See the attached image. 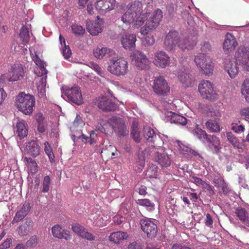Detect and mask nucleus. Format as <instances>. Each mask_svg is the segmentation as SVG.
I'll use <instances>...</instances> for the list:
<instances>
[{
  "instance_id": "nucleus-1",
  "label": "nucleus",
  "mask_w": 249,
  "mask_h": 249,
  "mask_svg": "<svg viewBox=\"0 0 249 249\" xmlns=\"http://www.w3.org/2000/svg\"><path fill=\"white\" fill-rule=\"evenodd\" d=\"M124 13L121 18L123 23L126 25L133 23L137 27H140L147 19L150 12H142V4L141 1L135 0L128 4L125 9Z\"/></svg>"
},
{
  "instance_id": "nucleus-2",
  "label": "nucleus",
  "mask_w": 249,
  "mask_h": 249,
  "mask_svg": "<svg viewBox=\"0 0 249 249\" xmlns=\"http://www.w3.org/2000/svg\"><path fill=\"white\" fill-rule=\"evenodd\" d=\"M197 37L190 35L187 37L180 39L178 33L175 31H170L166 36L164 45L167 51H173L176 47L182 50H192L196 45Z\"/></svg>"
},
{
  "instance_id": "nucleus-3",
  "label": "nucleus",
  "mask_w": 249,
  "mask_h": 249,
  "mask_svg": "<svg viewBox=\"0 0 249 249\" xmlns=\"http://www.w3.org/2000/svg\"><path fill=\"white\" fill-rule=\"evenodd\" d=\"M107 70L115 76H124L129 71L128 61L124 57L111 58L107 62Z\"/></svg>"
},
{
  "instance_id": "nucleus-4",
  "label": "nucleus",
  "mask_w": 249,
  "mask_h": 249,
  "mask_svg": "<svg viewBox=\"0 0 249 249\" xmlns=\"http://www.w3.org/2000/svg\"><path fill=\"white\" fill-rule=\"evenodd\" d=\"M35 103V97L24 92L19 93L15 100L17 108L25 115H30L32 113Z\"/></svg>"
},
{
  "instance_id": "nucleus-5",
  "label": "nucleus",
  "mask_w": 249,
  "mask_h": 249,
  "mask_svg": "<svg viewBox=\"0 0 249 249\" xmlns=\"http://www.w3.org/2000/svg\"><path fill=\"white\" fill-rule=\"evenodd\" d=\"M194 62L199 71L205 75H210L213 73L214 64L210 57L205 53H199L195 56Z\"/></svg>"
},
{
  "instance_id": "nucleus-6",
  "label": "nucleus",
  "mask_w": 249,
  "mask_h": 249,
  "mask_svg": "<svg viewBox=\"0 0 249 249\" xmlns=\"http://www.w3.org/2000/svg\"><path fill=\"white\" fill-rule=\"evenodd\" d=\"M198 90L201 96L211 101H216L218 94L213 83L209 80H202L198 86Z\"/></svg>"
},
{
  "instance_id": "nucleus-7",
  "label": "nucleus",
  "mask_w": 249,
  "mask_h": 249,
  "mask_svg": "<svg viewBox=\"0 0 249 249\" xmlns=\"http://www.w3.org/2000/svg\"><path fill=\"white\" fill-rule=\"evenodd\" d=\"M162 12L160 9L156 10L152 14L151 18L147 21L145 25L140 29L142 35H147L150 30L156 29L160 24L162 18Z\"/></svg>"
},
{
  "instance_id": "nucleus-8",
  "label": "nucleus",
  "mask_w": 249,
  "mask_h": 249,
  "mask_svg": "<svg viewBox=\"0 0 249 249\" xmlns=\"http://www.w3.org/2000/svg\"><path fill=\"white\" fill-rule=\"evenodd\" d=\"M132 60L136 68L141 70H147L150 67V61L142 52L136 51L131 55Z\"/></svg>"
},
{
  "instance_id": "nucleus-9",
  "label": "nucleus",
  "mask_w": 249,
  "mask_h": 249,
  "mask_svg": "<svg viewBox=\"0 0 249 249\" xmlns=\"http://www.w3.org/2000/svg\"><path fill=\"white\" fill-rule=\"evenodd\" d=\"M235 60L245 70L249 71V48L240 46L235 54Z\"/></svg>"
},
{
  "instance_id": "nucleus-10",
  "label": "nucleus",
  "mask_w": 249,
  "mask_h": 249,
  "mask_svg": "<svg viewBox=\"0 0 249 249\" xmlns=\"http://www.w3.org/2000/svg\"><path fill=\"white\" fill-rule=\"evenodd\" d=\"M141 229L148 238H153L156 236L158 227L152 221L148 218L141 219L140 221Z\"/></svg>"
},
{
  "instance_id": "nucleus-11",
  "label": "nucleus",
  "mask_w": 249,
  "mask_h": 249,
  "mask_svg": "<svg viewBox=\"0 0 249 249\" xmlns=\"http://www.w3.org/2000/svg\"><path fill=\"white\" fill-rule=\"evenodd\" d=\"M152 88L155 93L160 95H165L170 91L168 83L162 76L155 79Z\"/></svg>"
},
{
  "instance_id": "nucleus-12",
  "label": "nucleus",
  "mask_w": 249,
  "mask_h": 249,
  "mask_svg": "<svg viewBox=\"0 0 249 249\" xmlns=\"http://www.w3.org/2000/svg\"><path fill=\"white\" fill-rule=\"evenodd\" d=\"M108 123L120 136L124 137L128 134V130L123 119L113 116L108 120Z\"/></svg>"
},
{
  "instance_id": "nucleus-13",
  "label": "nucleus",
  "mask_w": 249,
  "mask_h": 249,
  "mask_svg": "<svg viewBox=\"0 0 249 249\" xmlns=\"http://www.w3.org/2000/svg\"><path fill=\"white\" fill-rule=\"evenodd\" d=\"M65 95L69 101L77 105H80L83 103V99L80 88L78 87H74L67 89L64 91Z\"/></svg>"
},
{
  "instance_id": "nucleus-14",
  "label": "nucleus",
  "mask_w": 249,
  "mask_h": 249,
  "mask_svg": "<svg viewBox=\"0 0 249 249\" xmlns=\"http://www.w3.org/2000/svg\"><path fill=\"white\" fill-rule=\"evenodd\" d=\"M115 6V0H97L94 4L98 13L103 15L113 10Z\"/></svg>"
},
{
  "instance_id": "nucleus-15",
  "label": "nucleus",
  "mask_w": 249,
  "mask_h": 249,
  "mask_svg": "<svg viewBox=\"0 0 249 249\" xmlns=\"http://www.w3.org/2000/svg\"><path fill=\"white\" fill-rule=\"evenodd\" d=\"M104 23V20L97 16V19L95 21H92L89 20L87 21V29L92 36H97L102 32Z\"/></svg>"
},
{
  "instance_id": "nucleus-16",
  "label": "nucleus",
  "mask_w": 249,
  "mask_h": 249,
  "mask_svg": "<svg viewBox=\"0 0 249 249\" xmlns=\"http://www.w3.org/2000/svg\"><path fill=\"white\" fill-rule=\"evenodd\" d=\"M170 57L163 51H158L155 53L153 63L160 68H165L169 65Z\"/></svg>"
},
{
  "instance_id": "nucleus-17",
  "label": "nucleus",
  "mask_w": 249,
  "mask_h": 249,
  "mask_svg": "<svg viewBox=\"0 0 249 249\" xmlns=\"http://www.w3.org/2000/svg\"><path fill=\"white\" fill-rule=\"evenodd\" d=\"M24 70L20 64H15L12 66L9 71V81H16L21 80L24 76Z\"/></svg>"
},
{
  "instance_id": "nucleus-18",
  "label": "nucleus",
  "mask_w": 249,
  "mask_h": 249,
  "mask_svg": "<svg viewBox=\"0 0 249 249\" xmlns=\"http://www.w3.org/2000/svg\"><path fill=\"white\" fill-rule=\"evenodd\" d=\"M34 223L31 218H25L17 228V231L20 236L27 235L34 229Z\"/></svg>"
},
{
  "instance_id": "nucleus-19",
  "label": "nucleus",
  "mask_w": 249,
  "mask_h": 249,
  "mask_svg": "<svg viewBox=\"0 0 249 249\" xmlns=\"http://www.w3.org/2000/svg\"><path fill=\"white\" fill-rule=\"evenodd\" d=\"M238 62L230 58H225L224 61V68L231 78H234L239 73Z\"/></svg>"
},
{
  "instance_id": "nucleus-20",
  "label": "nucleus",
  "mask_w": 249,
  "mask_h": 249,
  "mask_svg": "<svg viewBox=\"0 0 249 249\" xmlns=\"http://www.w3.org/2000/svg\"><path fill=\"white\" fill-rule=\"evenodd\" d=\"M97 105L98 107L103 111H115L118 107L117 105L111 100L104 96L99 98Z\"/></svg>"
},
{
  "instance_id": "nucleus-21",
  "label": "nucleus",
  "mask_w": 249,
  "mask_h": 249,
  "mask_svg": "<svg viewBox=\"0 0 249 249\" xmlns=\"http://www.w3.org/2000/svg\"><path fill=\"white\" fill-rule=\"evenodd\" d=\"M143 135L144 138L147 140V142L151 143L152 146L156 147H160L158 145L157 142H161V140L159 136H157L155 131L153 129L149 127H144L143 129Z\"/></svg>"
},
{
  "instance_id": "nucleus-22",
  "label": "nucleus",
  "mask_w": 249,
  "mask_h": 249,
  "mask_svg": "<svg viewBox=\"0 0 249 249\" xmlns=\"http://www.w3.org/2000/svg\"><path fill=\"white\" fill-rule=\"evenodd\" d=\"M52 232L53 235L59 239H64L66 240H70L71 239V236L70 232L65 230L60 225L56 224L52 228Z\"/></svg>"
},
{
  "instance_id": "nucleus-23",
  "label": "nucleus",
  "mask_w": 249,
  "mask_h": 249,
  "mask_svg": "<svg viewBox=\"0 0 249 249\" xmlns=\"http://www.w3.org/2000/svg\"><path fill=\"white\" fill-rule=\"evenodd\" d=\"M155 161L158 162L161 168H167L171 164V160L166 153L156 152L153 157Z\"/></svg>"
},
{
  "instance_id": "nucleus-24",
  "label": "nucleus",
  "mask_w": 249,
  "mask_h": 249,
  "mask_svg": "<svg viewBox=\"0 0 249 249\" xmlns=\"http://www.w3.org/2000/svg\"><path fill=\"white\" fill-rule=\"evenodd\" d=\"M137 40L135 35H124L121 38V43L125 50L132 51L135 48V42Z\"/></svg>"
},
{
  "instance_id": "nucleus-25",
  "label": "nucleus",
  "mask_w": 249,
  "mask_h": 249,
  "mask_svg": "<svg viewBox=\"0 0 249 249\" xmlns=\"http://www.w3.org/2000/svg\"><path fill=\"white\" fill-rule=\"evenodd\" d=\"M25 149L27 153L33 158L40 154V147L36 141L32 140L26 143Z\"/></svg>"
},
{
  "instance_id": "nucleus-26",
  "label": "nucleus",
  "mask_w": 249,
  "mask_h": 249,
  "mask_svg": "<svg viewBox=\"0 0 249 249\" xmlns=\"http://www.w3.org/2000/svg\"><path fill=\"white\" fill-rule=\"evenodd\" d=\"M238 43L235 38L231 33H227L223 42V49L225 51H232L237 46Z\"/></svg>"
},
{
  "instance_id": "nucleus-27",
  "label": "nucleus",
  "mask_w": 249,
  "mask_h": 249,
  "mask_svg": "<svg viewBox=\"0 0 249 249\" xmlns=\"http://www.w3.org/2000/svg\"><path fill=\"white\" fill-rule=\"evenodd\" d=\"M175 142L177 144V148L181 154L185 156H193L195 157H201L197 151L189 147L182 143L180 141L177 140Z\"/></svg>"
},
{
  "instance_id": "nucleus-28",
  "label": "nucleus",
  "mask_w": 249,
  "mask_h": 249,
  "mask_svg": "<svg viewBox=\"0 0 249 249\" xmlns=\"http://www.w3.org/2000/svg\"><path fill=\"white\" fill-rule=\"evenodd\" d=\"M128 235L126 232L117 231L111 233L108 237L109 240L114 244H120L127 239Z\"/></svg>"
},
{
  "instance_id": "nucleus-29",
  "label": "nucleus",
  "mask_w": 249,
  "mask_h": 249,
  "mask_svg": "<svg viewBox=\"0 0 249 249\" xmlns=\"http://www.w3.org/2000/svg\"><path fill=\"white\" fill-rule=\"evenodd\" d=\"M30 210V206L29 203H25L20 209L18 211L12 221V224L17 223L22 220L28 213Z\"/></svg>"
},
{
  "instance_id": "nucleus-30",
  "label": "nucleus",
  "mask_w": 249,
  "mask_h": 249,
  "mask_svg": "<svg viewBox=\"0 0 249 249\" xmlns=\"http://www.w3.org/2000/svg\"><path fill=\"white\" fill-rule=\"evenodd\" d=\"M17 133L20 139L27 136L28 133V125L23 122H18L16 124Z\"/></svg>"
},
{
  "instance_id": "nucleus-31",
  "label": "nucleus",
  "mask_w": 249,
  "mask_h": 249,
  "mask_svg": "<svg viewBox=\"0 0 249 249\" xmlns=\"http://www.w3.org/2000/svg\"><path fill=\"white\" fill-rule=\"evenodd\" d=\"M178 78L182 84H185V87H192L194 85V78L188 73H181L178 75Z\"/></svg>"
},
{
  "instance_id": "nucleus-32",
  "label": "nucleus",
  "mask_w": 249,
  "mask_h": 249,
  "mask_svg": "<svg viewBox=\"0 0 249 249\" xmlns=\"http://www.w3.org/2000/svg\"><path fill=\"white\" fill-rule=\"evenodd\" d=\"M145 164V156L142 152H139L135 163V170L137 172H141Z\"/></svg>"
},
{
  "instance_id": "nucleus-33",
  "label": "nucleus",
  "mask_w": 249,
  "mask_h": 249,
  "mask_svg": "<svg viewBox=\"0 0 249 249\" xmlns=\"http://www.w3.org/2000/svg\"><path fill=\"white\" fill-rule=\"evenodd\" d=\"M46 79L43 77L40 78L39 82L36 84L38 95L40 98H46Z\"/></svg>"
},
{
  "instance_id": "nucleus-34",
  "label": "nucleus",
  "mask_w": 249,
  "mask_h": 249,
  "mask_svg": "<svg viewBox=\"0 0 249 249\" xmlns=\"http://www.w3.org/2000/svg\"><path fill=\"white\" fill-rule=\"evenodd\" d=\"M30 52L32 60L40 68V70L42 71L41 74L45 73L46 70L44 68V62L40 59L36 52L35 51L34 53H33L30 49Z\"/></svg>"
},
{
  "instance_id": "nucleus-35",
  "label": "nucleus",
  "mask_w": 249,
  "mask_h": 249,
  "mask_svg": "<svg viewBox=\"0 0 249 249\" xmlns=\"http://www.w3.org/2000/svg\"><path fill=\"white\" fill-rule=\"evenodd\" d=\"M112 50H110L106 47L101 48H97L94 50V56L98 59H102L104 57L107 56L109 53L113 52Z\"/></svg>"
},
{
  "instance_id": "nucleus-36",
  "label": "nucleus",
  "mask_w": 249,
  "mask_h": 249,
  "mask_svg": "<svg viewBox=\"0 0 249 249\" xmlns=\"http://www.w3.org/2000/svg\"><path fill=\"white\" fill-rule=\"evenodd\" d=\"M24 160L27 162L28 170L32 175L36 174L38 170V165L36 161L31 158L25 157Z\"/></svg>"
},
{
  "instance_id": "nucleus-37",
  "label": "nucleus",
  "mask_w": 249,
  "mask_h": 249,
  "mask_svg": "<svg viewBox=\"0 0 249 249\" xmlns=\"http://www.w3.org/2000/svg\"><path fill=\"white\" fill-rule=\"evenodd\" d=\"M19 36L22 43L24 45H27L30 39V36L29 29L26 26H23L21 28Z\"/></svg>"
},
{
  "instance_id": "nucleus-38",
  "label": "nucleus",
  "mask_w": 249,
  "mask_h": 249,
  "mask_svg": "<svg viewBox=\"0 0 249 249\" xmlns=\"http://www.w3.org/2000/svg\"><path fill=\"white\" fill-rule=\"evenodd\" d=\"M235 213L241 221L244 223L248 221L249 213L245 209L238 207L236 210Z\"/></svg>"
},
{
  "instance_id": "nucleus-39",
  "label": "nucleus",
  "mask_w": 249,
  "mask_h": 249,
  "mask_svg": "<svg viewBox=\"0 0 249 249\" xmlns=\"http://www.w3.org/2000/svg\"><path fill=\"white\" fill-rule=\"evenodd\" d=\"M204 141L211 143L215 150L217 151L219 148L220 141L218 138L214 135H207Z\"/></svg>"
},
{
  "instance_id": "nucleus-40",
  "label": "nucleus",
  "mask_w": 249,
  "mask_h": 249,
  "mask_svg": "<svg viewBox=\"0 0 249 249\" xmlns=\"http://www.w3.org/2000/svg\"><path fill=\"white\" fill-rule=\"evenodd\" d=\"M176 200L174 198H169L168 203L166 204L167 212L170 215L173 216L177 212V205L175 204Z\"/></svg>"
},
{
  "instance_id": "nucleus-41",
  "label": "nucleus",
  "mask_w": 249,
  "mask_h": 249,
  "mask_svg": "<svg viewBox=\"0 0 249 249\" xmlns=\"http://www.w3.org/2000/svg\"><path fill=\"white\" fill-rule=\"evenodd\" d=\"M241 93L244 95L246 101L249 103V78H246L243 82Z\"/></svg>"
},
{
  "instance_id": "nucleus-42",
  "label": "nucleus",
  "mask_w": 249,
  "mask_h": 249,
  "mask_svg": "<svg viewBox=\"0 0 249 249\" xmlns=\"http://www.w3.org/2000/svg\"><path fill=\"white\" fill-rule=\"evenodd\" d=\"M226 136L229 142L232 144V145L237 149H239L241 146V144L238 141V139L235 137L231 132H227Z\"/></svg>"
},
{
  "instance_id": "nucleus-43",
  "label": "nucleus",
  "mask_w": 249,
  "mask_h": 249,
  "mask_svg": "<svg viewBox=\"0 0 249 249\" xmlns=\"http://www.w3.org/2000/svg\"><path fill=\"white\" fill-rule=\"evenodd\" d=\"M136 203L139 205L145 207L149 211L154 209V204L148 199H139Z\"/></svg>"
},
{
  "instance_id": "nucleus-44",
  "label": "nucleus",
  "mask_w": 249,
  "mask_h": 249,
  "mask_svg": "<svg viewBox=\"0 0 249 249\" xmlns=\"http://www.w3.org/2000/svg\"><path fill=\"white\" fill-rule=\"evenodd\" d=\"M193 134L201 141H204L207 136L206 132L200 128L198 124L196 125V127L193 130Z\"/></svg>"
},
{
  "instance_id": "nucleus-45",
  "label": "nucleus",
  "mask_w": 249,
  "mask_h": 249,
  "mask_svg": "<svg viewBox=\"0 0 249 249\" xmlns=\"http://www.w3.org/2000/svg\"><path fill=\"white\" fill-rule=\"evenodd\" d=\"M171 123L184 125L187 123V119L181 115L174 114L171 116Z\"/></svg>"
},
{
  "instance_id": "nucleus-46",
  "label": "nucleus",
  "mask_w": 249,
  "mask_h": 249,
  "mask_svg": "<svg viewBox=\"0 0 249 249\" xmlns=\"http://www.w3.org/2000/svg\"><path fill=\"white\" fill-rule=\"evenodd\" d=\"M206 126L212 132H218L220 130L219 124L212 120H209L206 123Z\"/></svg>"
},
{
  "instance_id": "nucleus-47",
  "label": "nucleus",
  "mask_w": 249,
  "mask_h": 249,
  "mask_svg": "<svg viewBox=\"0 0 249 249\" xmlns=\"http://www.w3.org/2000/svg\"><path fill=\"white\" fill-rule=\"evenodd\" d=\"M158 168L156 165L152 164L147 168L146 176L150 178H157L158 176Z\"/></svg>"
},
{
  "instance_id": "nucleus-48",
  "label": "nucleus",
  "mask_w": 249,
  "mask_h": 249,
  "mask_svg": "<svg viewBox=\"0 0 249 249\" xmlns=\"http://www.w3.org/2000/svg\"><path fill=\"white\" fill-rule=\"evenodd\" d=\"M44 145V151L47 155L50 162L51 163L54 162V155L50 144L48 142H45Z\"/></svg>"
},
{
  "instance_id": "nucleus-49",
  "label": "nucleus",
  "mask_w": 249,
  "mask_h": 249,
  "mask_svg": "<svg viewBox=\"0 0 249 249\" xmlns=\"http://www.w3.org/2000/svg\"><path fill=\"white\" fill-rule=\"evenodd\" d=\"M208 116L214 120H219L221 117V112L217 108L211 107L209 108Z\"/></svg>"
},
{
  "instance_id": "nucleus-50",
  "label": "nucleus",
  "mask_w": 249,
  "mask_h": 249,
  "mask_svg": "<svg viewBox=\"0 0 249 249\" xmlns=\"http://www.w3.org/2000/svg\"><path fill=\"white\" fill-rule=\"evenodd\" d=\"M89 64V67L94 70L98 74L102 77L105 76V71L98 64L93 62H90Z\"/></svg>"
},
{
  "instance_id": "nucleus-51",
  "label": "nucleus",
  "mask_w": 249,
  "mask_h": 249,
  "mask_svg": "<svg viewBox=\"0 0 249 249\" xmlns=\"http://www.w3.org/2000/svg\"><path fill=\"white\" fill-rule=\"evenodd\" d=\"M71 30L72 33L75 36L83 35L85 33V29L81 25L77 24H72L71 25Z\"/></svg>"
},
{
  "instance_id": "nucleus-52",
  "label": "nucleus",
  "mask_w": 249,
  "mask_h": 249,
  "mask_svg": "<svg viewBox=\"0 0 249 249\" xmlns=\"http://www.w3.org/2000/svg\"><path fill=\"white\" fill-rule=\"evenodd\" d=\"M131 135L135 142H140L141 137L140 132L139 131L137 126L133 125L132 127Z\"/></svg>"
},
{
  "instance_id": "nucleus-53",
  "label": "nucleus",
  "mask_w": 249,
  "mask_h": 249,
  "mask_svg": "<svg viewBox=\"0 0 249 249\" xmlns=\"http://www.w3.org/2000/svg\"><path fill=\"white\" fill-rule=\"evenodd\" d=\"M38 242V238L37 235H33L30 237L26 242V245L28 248L35 247Z\"/></svg>"
},
{
  "instance_id": "nucleus-54",
  "label": "nucleus",
  "mask_w": 249,
  "mask_h": 249,
  "mask_svg": "<svg viewBox=\"0 0 249 249\" xmlns=\"http://www.w3.org/2000/svg\"><path fill=\"white\" fill-rule=\"evenodd\" d=\"M148 32L147 35H145L146 36L143 38L142 40L143 44L145 46H149L152 45L154 42L155 39L153 36Z\"/></svg>"
},
{
  "instance_id": "nucleus-55",
  "label": "nucleus",
  "mask_w": 249,
  "mask_h": 249,
  "mask_svg": "<svg viewBox=\"0 0 249 249\" xmlns=\"http://www.w3.org/2000/svg\"><path fill=\"white\" fill-rule=\"evenodd\" d=\"M86 229L84 227L78 224H75L72 226V230L73 232L78 234L80 237L82 236V235L84 233V231H85Z\"/></svg>"
},
{
  "instance_id": "nucleus-56",
  "label": "nucleus",
  "mask_w": 249,
  "mask_h": 249,
  "mask_svg": "<svg viewBox=\"0 0 249 249\" xmlns=\"http://www.w3.org/2000/svg\"><path fill=\"white\" fill-rule=\"evenodd\" d=\"M50 184V178L48 176H46L44 178L43 181V188L42 192L46 193L49 191Z\"/></svg>"
},
{
  "instance_id": "nucleus-57",
  "label": "nucleus",
  "mask_w": 249,
  "mask_h": 249,
  "mask_svg": "<svg viewBox=\"0 0 249 249\" xmlns=\"http://www.w3.org/2000/svg\"><path fill=\"white\" fill-rule=\"evenodd\" d=\"M231 129L236 133L243 132L245 130L244 125L242 124L238 125L237 124H232Z\"/></svg>"
},
{
  "instance_id": "nucleus-58",
  "label": "nucleus",
  "mask_w": 249,
  "mask_h": 249,
  "mask_svg": "<svg viewBox=\"0 0 249 249\" xmlns=\"http://www.w3.org/2000/svg\"><path fill=\"white\" fill-rule=\"evenodd\" d=\"M81 237L90 241H94L96 238L95 236L91 232H89L87 229H86L85 231H84V233Z\"/></svg>"
},
{
  "instance_id": "nucleus-59",
  "label": "nucleus",
  "mask_w": 249,
  "mask_h": 249,
  "mask_svg": "<svg viewBox=\"0 0 249 249\" xmlns=\"http://www.w3.org/2000/svg\"><path fill=\"white\" fill-rule=\"evenodd\" d=\"M225 182L226 181L222 176L215 177L213 179V183L214 184L215 186L218 188Z\"/></svg>"
},
{
  "instance_id": "nucleus-60",
  "label": "nucleus",
  "mask_w": 249,
  "mask_h": 249,
  "mask_svg": "<svg viewBox=\"0 0 249 249\" xmlns=\"http://www.w3.org/2000/svg\"><path fill=\"white\" fill-rule=\"evenodd\" d=\"M62 53L65 59L69 58L71 54V52L69 46L65 44L64 48L62 49Z\"/></svg>"
},
{
  "instance_id": "nucleus-61",
  "label": "nucleus",
  "mask_w": 249,
  "mask_h": 249,
  "mask_svg": "<svg viewBox=\"0 0 249 249\" xmlns=\"http://www.w3.org/2000/svg\"><path fill=\"white\" fill-rule=\"evenodd\" d=\"M239 112L242 117L246 120H249V107L242 108Z\"/></svg>"
},
{
  "instance_id": "nucleus-62",
  "label": "nucleus",
  "mask_w": 249,
  "mask_h": 249,
  "mask_svg": "<svg viewBox=\"0 0 249 249\" xmlns=\"http://www.w3.org/2000/svg\"><path fill=\"white\" fill-rule=\"evenodd\" d=\"M73 124L75 126H83L85 124V123L83 121L80 115H76V116L73 122Z\"/></svg>"
},
{
  "instance_id": "nucleus-63",
  "label": "nucleus",
  "mask_w": 249,
  "mask_h": 249,
  "mask_svg": "<svg viewBox=\"0 0 249 249\" xmlns=\"http://www.w3.org/2000/svg\"><path fill=\"white\" fill-rule=\"evenodd\" d=\"M201 46V50L204 53L210 51L211 50V46L208 42H203Z\"/></svg>"
},
{
  "instance_id": "nucleus-64",
  "label": "nucleus",
  "mask_w": 249,
  "mask_h": 249,
  "mask_svg": "<svg viewBox=\"0 0 249 249\" xmlns=\"http://www.w3.org/2000/svg\"><path fill=\"white\" fill-rule=\"evenodd\" d=\"M128 249H143V248L140 244L133 242L128 245Z\"/></svg>"
}]
</instances>
